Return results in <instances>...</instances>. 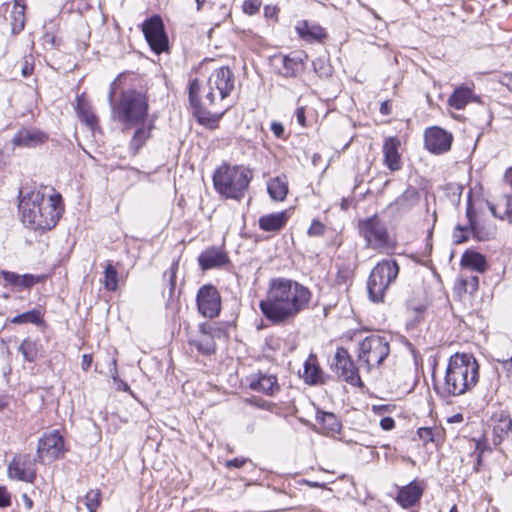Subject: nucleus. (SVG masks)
Masks as SVG:
<instances>
[{"instance_id": "4be33fe9", "label": "nucleus", "mask_w": 512, "mask_h": 512, "mask_svg": "<svg viewBox=\"0 0 512 512\" xmlns=\"http://www.w3.org/2000/svg\"><path fill=\"white\" fill-rule=\"evenodd\" d=\"M470 102L479 103L480 98L467 86H459L455 88L448 99V104L457 110L464 109Z\"/></svg>"}, {"instance_id": "58836bf2", "label": "nucleus", "mask_w": 512, "mask_h": 512, "mask_svg": "<svg viewBox=\"0 0 512 512\" xmlns=\"http://www.w3.org/2000/svg\"><path fill=\"white\" fill-rule=\"evenodd\" d=\"M470 235V222H468V225L466 226L457 225L453 231L452 237L455 244H462L468 241Z\"/></svg>"}, {"instance_id": "69168bd1", "label": "nucleus", "mask_w": 512, "mask_h": 512, "mask_svg": "<svg viewBox=\"0 0 512 512\" xmlns=\"http://www.w3.org/2000/svg\"><path fill=\"white\" fill-rule=\"evenodd\" d=\"M410 192L407 191L405 192L398 200H397V203H401L404 199L408 198Z\"/></svg>"}, {"instance_id": "c85d7f7f", "label": "nucleus", "mask_w": 512, "mask_h": 512, "mask_svg": "<svg viewBox=\"0 0 512 512\" xmlns=\"http://www.w3.org/2000/svg\"><path fill=\"white\" fill-rule=\"evenodd\" d=\"M138 126L129 144V149L133 155L139 152L151 136L152 125L146 127L143 123Z\"/></svg>"}, {"instance_id": "2eb2a0df", "label": "nucleus", "mask_w": 512, "mask_h": 512, "mask_svg": "<svg viewBox=\"0 0 512 512\" xmlns=\"http://www.w3.org/2000/svg\"><path fill=\"white\" fill-rule=\"evenodd\" d=\"M332 367L334 368L337 375L344 381L350 384H356L360 381L358 368L355 366L353 360L345 348L340 347L337 349Z\"/></svg>"}, {"instance_id": "a19ab883", "label": "nucleus", "mask_w": 512, "mask_h": 512, "mask_svg": "<svg viewBox=\"0 0 512 512\" xmlns=\"http://www.w3.org/2000/svg\"><path fill=\"white\" fill-rule=\"evenodd\" d=\"M461 282L465 291H469L471 294L476 292L479 288V278L476 275L463 278Z\"/></svg>"}, {"instance_id": "3c124183", "label": "nucleus", "mask_w": 512, "mask_h": 512, "mask_svg": "<svg viewBox=\"0 0 512 512\" xmlns=\"http://www.w3.org/2000/svg\"><path fill=\"white\" fill-rule=\"evenodd\" d=\"M245 458H234L232 460L226 461L225 465L228 468H240L246 463Z\"/></svg>"}, {"instance_id": "4468645a", "label": "nucleus", "mask_w": 512, "mask_h": 512, "mask_svg": "<svg viewBox=\"0 0 512 512\" xmlns=\"http://www.w3.org/2000/svg\"><path fill=\"white\" fill-rule=\"evenodd\" d=\"M425 147L433 154H443L451 149L453 136L440 127H430L424 134Z\"/></svg>"}, {"instance_id": "412c9836", "label": "nucleus", "mask_w": 512, "mask_h": 512, "mask_svg": "<svg viewBox=\"0 0 512 512\" xmlns=\"http://www.w3.org/2000/svg\"><path fill=\"white\" fill-rule=\"evenodd\" d=\"M295 30L299 37L307 42H321L327 36L324 28L307 20L299 21L295 26Z\"/></svg>"}, {"instance_id": "49530a36", "label": "nucleus", "mask_w": 512, "mask_h": 512, "mask_svg": "<svg viewBox=\"0 0 512 512\" xmlns=\"http://www.w3.org/2000/svg\"><path fill=\"white\" fill-rule=\"evenodd\" d=\"M247 401L251 405H253V406L257 407V408L263 409V410H267V411H272L274 409V407H275L274 403L266 401V400L261 399V398H257V397H253L251 399H248Z\"/></svg>"}, {"instance_id": "c9c22d12", "label": "nucleus", "mask_w": 512, "mask_h": 512, "mask_svg": "<svg viewBox=\"0 0 512 512\" xmlns=\"http://www.w3.org/2000/svg\"><path fill=\"white\" fill-rule=\"evenodd\" d=\"M78 115L81 120L90 128H93L97 124L96 115L83 103H78Z\"/></svg>"}, {"instance_id": "2f4dec72", "label": "nucleus", "mask_w": 512, "mask_h": 512, "mask_svg": "<svg viewBox=\"0 0 512 512\" xmlns=\"http://www.w3.org/2000/svg\"><path fill=\"white\" fill-rule=\"evenodd\" d=\"M466 216L468 218V222H470L471 235L479 241L488 240L490 238L489 234L485 232L476 222V212L474 211L470 202H468L467 205Z\"/></svg>"}, {"instance_id": "f3484780", "label": "nucleus", "mask_w": 512, "mask_h": 512, "mask_svg": "<svg viewBox=\"0 0 512 512\" xmlns=\"http://www.w3.org/2000/svg\"><path fill=\"white\" fill-rule=\"evenodd\" d=\"M401 141L397 137H387L384 140L382 152L385 166L390 171H398L401 169L402 161L399 153Z\"/></svg>"}, {"instance_id": "603ef678", "label": "nucleus", "mask_w": 512, "mask_h": 512, "mask_svg": "<svg viewBox=\"0 0 512 512\" xmlns=\"http://www.w3.org/2000/svg\"><path fill=\"white\" fill-rule=\"evenodd\" d=\"M295 116H296L297 122H298L301 126H305V124H306V118H305V108H304L303 106L298 107V108L296 109Z\"/></svg>"}, {"instance_id": "bb28decb", "label": "nucleus", "mask_w": 512, "mask_h": 512, "mask_svg": "<svg viewBox=\"0 0 512 512\" xmlns=\"http://www.w3.org/2000/svg\"><path fill=\"white\" fill-rule=\"evenodd\" d=\"M302 376L305 382L311 385L322 381V370L315 355H310L305 361Z\"/></svg>"}, {"instance_id": "aec40b11", "label": "nucleus", "mask_w": 512, "mask_h": 512, "mask_svg": "<svg viewBox=\"0 0 512 512\" xmlns=\"http://www.w3.org/2000/svg\"><path fill=\"white\" fill-rule=\"evenodd\" d=\"M493 443L499 445L512 432V419L510 415L501 411L493 416Z\"/></svg>"}, {"instance_id": "6e6d98bb", "label": "nucleus", "mask_w": 512, "mask_h": 512, "mask_svg": "<svg viewBox=\"0 0 512 512\" xmlns=\"http://www.w3.org/2000/svg\"><path fill=\"white\" fill-rule=\"evenodd\" d=\"M92 364V356L89 354H84L82 356L81 366L83 370L87 371Z\"/></svg>"}, {"instance_id": "f8f14e48", "label": "nucleus", "mask_w": 512, "mask_h": 512, "mask_svg": "<svg viewBox=\"0 0 512 512\" xmlns=\"http://www.w3.org/2000/svg\"><path fill=\"white\" fill-rule=\"evenodd\" d=\"M30 454H18L8 465V476L11 479L33 483L36 480V462Z\"/></svg>"}, {"instance_id": "e2e57ef3", "label": "nucleus", "mask_w": 512, "mask_h": 512, "mask_svg": "<svg viewBox=\"0 0 512 512\" xmlns=\"http://www.w3.org/2000/svg\"><path fill=\"white\" fill-rule=\"evenodd\" d=\"M374 411H377L378 413H383L387 411V406H374Z\"/></svg>"}, {"instance_id": "cd10ccee", "label": "nucleus", "mask_w": 512, "mask_h": 512, "mask_svg": "<svg viewBox=\"0 0 512 512\" xmlns=\"http://www.w3.org/2000/svg\"><path fill=\"white\" fill-rule=\"evenodd\" d=\"M267 191L275 201H283L288 193V183L285 177H275L269 180Z\"/></svg>"}, {"instance_id": "dca6fc26", "label": "nucleus", "mask_w": 512, "mask_h": 512, "mask_svg": "<svg viewBox=\"0 0 512 512\" xmlns=\"http://www.w3.org/2000/svg\"><path fill=\"white\" fill-rule=\"evenodd\" d=\"M248 385L253 391L274 396L280 391V385L274 374L258 372L248 377Z\"/></svg>"}, {"instance_id": "9d476101", "label": "nucleus", "mask_w": 512, "mask_h": 512, "mask_svg": "<svg viewBox=\"0 0 512 512\" xmlns=\"http://www.w3.org/2000/svg\"><path fill=\"white\" fill-rule=\"evenodd\" d=\"M142 31L153 52L160 54L168 49V37L160 16L154 15L145 20Z\"/></svg>"}, {"instance_id": "a18cd8bd", "label": "nucleus", "mask_w": 512, "mask_h": 512, "mask_svg": "<svg viewBox=\"0 0 512 512\" xmlns=\"http://www.w3.org/2000/svg\"><path fill=\"white\" fill-rule=\"evenodd\" d=\"M261 4V0H245L243 3V11L248 15H254L259 11Z\"/></svg>"}, {"instance_id": "4d7b16f0", "label": "nucleus", "mask_w": 512, "mask_h": 512, "mask_svg": "<svg viewBox=\"0 0 512 512\" xmlns=\"http://www.w3.org/2000/svg\"><path fill=\"white\" fill-rule=\"evenodd\" d=\"M33 67L28 63V61H25L24 66L22 67V75L24 77H28L32 74Z\"/></svg>"}, {"instance_id": "8fccbe9b", "label": "nucleus", "mask_w": 512, "mask_h": 512, "mask_svg": "<svg viewBox=\"0 0 512 512\" xmlns=\"http://www.w3.org/2000/svg\"><path fill=\"white\" fill-rule=\"evenodd\" d=\"M380 426L383 430L389 431L392 430L395 426V421L391 417H384L380 421Z\"/></svg>"}, {"instance_id": "bf43d9fd", "label": "nucleus", "mask_w": 512, "mask_h": 512, "mask_svg": "<svg viewBox=\"0 0 512 512\" xmlns=\"http://www.w3.org/2000/svg\"><path fill=\"white\" fill-rule=\"evenodd\" d=\"M8 405V398L0 395V411H2Z\"/></svg>"}, {"instance_id": "0e129e2a", "label": "nucleus", "mask_w": 512, "mask_h": 512, "mask_svg": "<svg viewBox=\"0 0 512 512\" xmlns=\"http://www.w3.org/2000/svg\"><path fill=\"white\" fill-rule=\"evenodd\" d=\"M463 420V416L461 414H456L451 418V422H460Z\"/></svg>"}, {"instance_id": "6ab92c4d", "label": "nucleus", "mask_w": 512, "mask_h": 512, "mask_svg": "<svg viewBox=\"0 0 512 512\" xmlns=\"http://www.w3.org/2000/svg\"><path fill=\"white\" fill-rule=\"evenodd\" d=\"M279 74L284 77H296L303 69L304 63L300 57L290 55H279L274 57Z\"/></svg>"}, {"instance_id": "a878e982", "label": "nucleus", "mask_w": 512, "mask_h": 512, "mask_svg": "<svg viewBox=\"0 0 512 512\" xmlns=\"http://www.w3.org/2000/svg\"><path fill=\"white\" fill-rule=\"evenodd\" d=\"M189 345L195 346L197 351L203 355H211L216 351L215 341L205 329L199 328V335L188 340Z\"/></svg>"}, {"instance_id": "e433bc0d", "label": "nucleus", "mask_w": 512, "mask_h": 512, "mask_svg": "<svg viewBox=\"0 0 512 512\" xmlns=\"http://www.w3.org/2000/svg\"><path fill=\"white\" fill-rule=\"evenodd\" d=\"M101 493L99 490H90L84 497V504L88 512H96L100 505Z\"/></svg>"}, {"instance_id": "20e7f679", "label": "nucleus", "mask_w": 512, "mask_h": 512, "mask_svg": "<svg viewBox=\"0 0 512 512\" xmlns=\"http://www.w3.org/2000/svg\"><path fill=\"white\" fill-rule=\"evenodd\" d=\"M115 82L111 84L108 100L111 105L112 118L125 128H131L143 124L148 116L149 103L147 95L136 89L122 90L117 100L114 101L116 93Z\"/></svg>"}, {"instance_id": "423d86ee", "label": "nucleus", "mask_w": 512, "mask_h": 512, "mask_svg": "<svg viewBox=\"0 0 512 512\" xmlns=\"http://www.w3.org/2000/svg\"><path fill=\"white\" fill-rule=\"evenodd\" d=\"M253 178L252 170L241 165L220 166L213 175L215 190L227 199L240 201Z\"/></svg>"}, {"instance_id": "338daca9", "label": "nucleus", "mask_w": 512, "mask_h": 512, "mask_svg": "<svg viewBox=\"0 0 512 512\" xmlns=\"http://www.w3.org/2000/svg\"><path fill=\"white\" fill-rule=\"evenodd\" d=\"M23 27H24V23H23V21H21L18 28L16 26L13 27V32H19L20 30L23 29Z\"/></svg>"}, {"instance_id": "13d9d810", "label": "nucleus", "mask_w": 512, "mask_h": 512, "mask_svg": "<svg viewBox=\"0 0 512 512\" xmlns=\"http://www.w3.org/2000/svg\"><path fill=\"white\" fill-rule=\"evenodd\" d=\"M380 112L383 115H389L391 113V108H390V104L388 101H384L381 103Z\"/></svg>"}, {"instance_id": "680f3d73", "label": "nucleus", "mask_w": 512, "mask_h": 512, "mask_svg": "<svg viewBox=\"0 0 512 512\" xmlns=\"http://www.w3.org/2000/svg\"><path fill=\"white\" fill-rule=\"evenodd\" d=\"M310 487H313V488H324L325 487V484H321V483H318V482H310V481H307L306 482Z\"/></svg>"}, {"instance_id": "5701e85b", "label": "nucleus", "mask_w": 512, "mask_h": 512, "mask_svg": "<svg viewBox=\"0 0 512 512\" xmlns=\"http://www.w3.org/2000/svg\"><path fill=\"white\" fill-rule=\"evenodd\" d=\"M422 493L423 489L413 481L399 490L396 500L403 508H410L420 500Z\"/></svg>"}, {"instance_id": "473e14b6", "label": "nucleus", "mask_w": 512, "mask_h": 512, "mask_svg": "<svg viewBox=\"0 0 512 512\" xmlns=\"http://www.w3.org/2000/svg\"><path fill=\"white\" fill-rule=\"evenodd\" d=\"M317 420L327 433H335L340 430L341 425L333 413L323 412L317 416Z\"/></svg>"}, {"instance_id": "c03bdc74", "label": "nucleus", "mask_w": 512, "mask_h": 512, "mask_svg": "<svg viewBox=\"0 0 512 512\" xmlns=\"http://www.w3.org/2000/svg\"><path fill=\"white\" fill-rule=\"evenodd\" d=\"M178 269V262H173L169 270V298H172L176 287V273Z\"/></svg>"}, {"instance_id": "774afa93", "label": "nucleus", "mask_w": 512, "mask_h": 512, "mask_svg": "<svg viewBox=\"0 0 512 512\" xmlns=\"http://www.w3.org/2000/svg\"><path fill=\"white\" fill-rule=\"evenodd\" d=\"M196 3H197V10H200L203 3L206 1V0H195Z\"/></svg>"}, {"instance_id": "5fc2aeb1", "label": "nucleus", "mask_w": 512, "mask_h": 512, "mask_svg": "<svg viewBox=\"0 0 512 512\" xmlns=\"http://www.w3.org/2000/svg\"><path fill=\"white\" fill-rule=\"evenodd\" d=\"M271 130L275 136L281 137L284 133V127L280 123H272Z\"/></svg>"}, {"instance_id": "09e8293b", "label": "nucleus", "mask_w": 512, "mask_h": 512, "mask_svg": "<svg viewBox=\"0 0 512 512\" xmlns=\"http://www.w3.org/2000/svg\"><path fill=\"white\" fill-rule=\"evenodd\" d=\"M11 505V495L6 487L0 486V508Z\"/></svg>"}, {"instance_id": "7c9ffc66", "label": "nucleus", "mask_w": 512, "mask_h": 512, "mask_svg": "<svg viewBox=\"0 0 512 512\" xmlns=\"http://www.w3.org/2000/svg\"><path fill=\"white\" fill-rule=\"evenodd\" d=\"M103 287L108 292H115L119 285V274L112 261H107L103 272Z\"/></svg>"}, {"instance_id": "b1692460", "label": "nucleus", "mask_w": 512, "mask_h": 512, "mask_svg": "<svg viewBox=\"0 0 512 512\" xmlns=\"http://www.w3.org/2000/svg\"><path fill=\"white\" fill-rule=\"evenodd\" d=\"M198 262L203 270H209L225 265L228 262V257L222 250L210 248L200 254Z\"/></svg>"}, {"instance_id": "9b49d317", "label": "nucleus", "mask_w": 512, "mask_h": 512, "mask_svg": "<svg viewBox=\"0 0 512 512\" xmlns=\"http://www.w3.org/2000/svg\"><path fill=\"white\" fill-rule=\"evenodd\" d=\"M64 450V440L58 431L45 433L38 441L37 460L42 463L55 461Z\"/></svg>"}, {"instance_id": "39448f33", "label": "nucleus", "mask_w": 512, "mask_h": 512, "mask_svg": "<svg viewBox=\"0 0 512 512\" xmlns=\"http://www.w3.org/2000/svg\"><path fill=\"white\" fill-rule=\"evenodd\" d=\"M479 380V364L472 354L455 353L448 361L443 395L459 396L476 386Z\"/></svg>"}, {"instance_id": "ea45409f", "label": "nucleus", "mask_w": 512, "mask_h": 512, "mask_svg": "<svg viewBox=\"0 0 512 512\" xmlns=\"http://www.w3.org/2000/svg\"><path fill=\"white\" fill-rule=\"evenodd\" d=\"M200 329H205L208 334L212 336V339L215 341V339H221L227 337V332L225 328L221 327L220 325L214 323V324H200Z\"/></svg>"}, {"instance_id": "ddd939ff", "label": "nucleus", "mask_w": 512, "mask_h": 512, "mask_svg": "<svg viewBox=\"0 0 512 512\" xmlns=\"http://www.w3.org/2000/svg\"><path fill=\"white\" fill-rule=\"evenodd\" d=\"M198 311L207 318L218 316L221 309V298L217 289L212 285H204L196 297Z\"/></svg>"}, {"instance_id": "a211bd4d", "label": "nucleus", "mask_w": 512, "mask_h": 512, "mask_svg": "<svg viewBox=\"0 0 512 512\" xmlns=\"http://www.w3.org/2000/svg\"><path fill=\"white\" fill-rule=\"evenodd\" d=\"M48 140L47 134L34 128H23L13 137L12 143L15 146L34 148Z\"/></svg>"}, {"instance_id": "72a5a7b5", "label": "nucleus", "mask_w": 512, "mask_h": 512, "mask_svg": "<svg viewBox=\"0 0 512 512\" xmlns=\"http://www.w3.org/2000/svg\"><path fill=\"white\" fill-rule=\"evenodd\" d=\"M41 320V312L38 309H33L13 317L10 321L13 324H39Z\"/></svg>"}, {"instance_id": "393cba45", "label": "nucleus", "mask_w": 512, "mask_h": 512, "mask_svg": "<svg viewBox=\"0 0 512 512\" xmlns=\"http://www.w3.org/2000/svg\"><path fill=\"white\" fill-rule=\"evenodd\" d=\"M288 218L287 211H281L261 216L258 224L260 229L265 232H277L286 225Z\"/></svg>"}, {"instance_id": "de8ad7c7", "label": "nucleus", "mask_w": 512, "mask_h": 512, "mask_svg": "<svg viewBox=\"0 0 512 512\" xmlns=\"http://www.w3.org/2000/svg\"><path fill=\"white\" fill-rule=\"evenodd\" d=\"M417 433L419 438L425 443L434 441V431L431 428H419Z\"/></svg>"}, {"instance_id": "f257e3e1", "label": "nucleus", "mask_w": 512, "mask_h": 512, "mask_svg": "<svg viewBox=\"0 0 512 512\" xmlns=\"http://www.w3.org/2000/svg\"><path fill=\"white\" fill-rule=\"evenodd\" d=\"M234 89V74L229 67L214 70L208 78L205 94L200 97V83L193 80L189 87V101L200 124L215 129L219 120L230 109L225 99Z\"/></svg>"}, {"instance_id": "6e6552de", "label": "nucleus", "mask_w": 512, "mask_h": 512, "mask_svg": "<svg viewBox=\"0 0 512 512\" xmlns=\"http://www.w3.org/2000/svg\"><path fill=\"white\" fill-rule=\"evenodd\" d=\"M389 354V339L386 336L371 334L359 343L358 362L360 367H365L369 371L380 367Z\"/></svg>"}, {"instance_id": "0eeeda50", "label": "nucleus", "mask_w": 512, "mask_h": 512, "mask_svg": "<svg viewBox=\"0 0 512 512\" xmlns=\"http://www.w3.org/2000/svg\"><path fill=\"white\" fill-rule=\"evenodd\" d=\"M399 273L396 260L387 259L379 262L371 271L367 283L369 298L373 302H382L389 286L395 282Z\"/></svg>"}, {"instance_id": "7ed1b4c3", "label": "nucleus", "mask_w": 512, "mask_h": 512, "mask_svg": "<svg viewBox=\"0 0 512 512\" xmlns=\"http://www.w3.org/2000/svg\"><path fill=\"white\" fill-rule=\"evenodd\" d=\"M19 211L22 222L34 230H50L63 213L62 196L54 189L42 186L26 194L21 193Z\"/></svg>"}, {"instance_id": "f704fd0d", "label": "nucleus", "mask_w": 512, "mask_h": 512, "mask_svg": "<svg viewBox=\"0 0 512 512\" xmlns=\"http://www.w3.org/2000/svg\"><path fill=\"white\" fill-rule=\"evenodd\" d=\"M19 351L22 353L24 359L28 362H34L37 359V344L31 340L25 339L21 343Z\"/></svg>"}, {"instance_id": "f03ea898", "label": "nucleus", "mask_w": 512, "mask_h": 512, "mask_svg": "<svg viewBox=\"0 0 512 512\" xmlns=\"http://www.w3.org/2000/svg\"><path fill=\"white\" fill-rule=\"evenodd\" d=\"M311 298L309 288L299 282L284 277L272 278L259 308L267 320L283 324L306 310Z\"/></svg>"}, {"instance_id": "4c0bfd02", "label": "nucleus", "mask_w": 512, "mask_h": 512, "mask_svg": "<svg viewBox=\"0 0 512 512\" xmlns=\"http://www.w3.org/2000/svg\"><path fill=\"white\" fill-rule=\"evenodd\" d=\"M46 280L45 275L23 274L20 275L19 289H30L35 284L42 283Z\"/></svg>"}, {"instance_id": "864d4df0", "label": "nucleus", "mask_w": 512, "mask_h": 512, "mask_svg": "<svg viewBox=\"0 0 512 512\" xmlns=\"http://www.w3.org/2000/svg\"><path fill=\"white\" fill-rule=\"evenodd\" d=\"M498 361L502 364L503 369L506 370L509 375H512V356Z\"/></svg>"}, {"instance_id": "052dcab7", "label": "nucleus", "mask_w": 512, "mask_h": 512, "mask_svg": "<svg viewBox=\"0 0 512 512\" xmlns=\"http://www.w3.org/2000/svg\"><path fill=\"white\" fill-rule=\"evenodd\" d=\"M23 500H24V502H25L26 507H27L28 509H31V508H32V506H33V502H32V500H31V499H30L26 494H24V495H23Z\"/></svg>"}, {"instance_id": "79ce46f5", "label": "nucleus", "mask_w": 512, "mask_h": 512, "mask_svg": "<svg viewBox=\"0 0 512 512\" xmlns=\"http://www.w3.org/2000/svg\"><path fill=\"white\" fill-rule=\"evenodd\" d=\"M326 231V226L320 222L319 220L314 219L307 230V234L310 237H319L324 235Z\"/></svg>"}, {"instance_id": "c756f323", "label": "nucleus", "mask_w": 512, "mask_h": 512, "mask_svg": "<svg viewBox=\"0 0 512 512\" xmlns=\"http://www.w3.org/2000/svg\"><path fill=\"white\" fill-rule=\"evenodd\" d=\"M461 265L479 273H483L487 269L485 257L477 252H465L461 259Z\"/></svg>"}, {"instance_id": "1a4fd4ad", "label": "nucleus", "mask_w": 512, "mask_h": 512, "mask_svg": "<svg viewBox=\"0 0 512 512\" xmlns=\"http://www.w3.org/2000/svg\"><path fill=\"white\" fill-rule=\"evenodd\" d=\"M360 234L368 247L380 252L393 250L392 243L385 223L376 215L359 221Z\"/></svg>"}, {"instance_id": "37998d69", "label": "nucleus", "mask_w": 512, "mask_h": 512, "mask_svg": "<svg viewBox=\"0 0 512 512\" xmlns=\"http://www.w3.org/2000/svg\"><path fill=\"white\" fill-rule=\"evenodd\" d=\"M0 275L7 284L19 289V283H20V281H19L20 275L19 274L15 273V272H11V271L2 270V271H0Z\"/></svg>"}]
</instances>
